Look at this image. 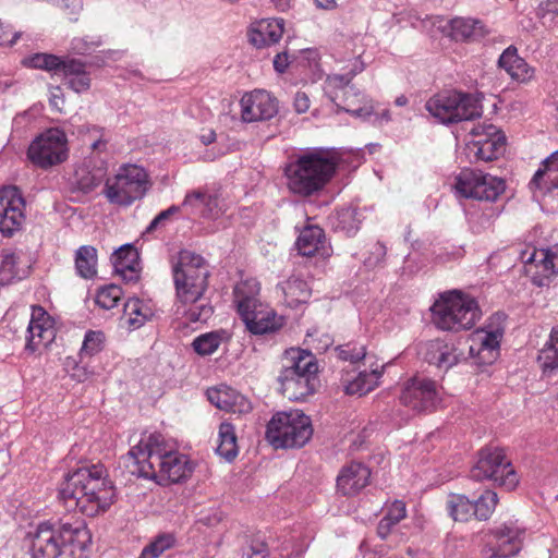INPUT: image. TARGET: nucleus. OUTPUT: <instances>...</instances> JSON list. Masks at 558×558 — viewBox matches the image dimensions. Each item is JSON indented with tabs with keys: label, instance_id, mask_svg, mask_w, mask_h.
<instances>
[{
	"label": "nucleus",
	"instance_id": "obj_34",
	"mask_svg": "<svg viewBox=\"0 0 558 558\" xmlns=\"http://www.w3.org/2000/svg\"><path fill=\"white\" fill-rule=\"evenodd\" d=\"M259 291V282L254 278L242 280L234 287V303L240 315L262 303Z\"/></svg>",
	"mask_w": 558,
	"mask_h": 558
},
{
	"label": "nucleus",
	"instance_id": "obj_21",
	"mask_svg": "<svg viewBox=\"0 0 558 558\" xmlns=\"http://www.w3.org/2000/svg\"><path fill=\"white\" fill-rule=\"evenodd\" d=\"M64 480L73 488H114L108 470L101 463L78 468L65 474Z\"/></svg>",
	"mask_w": 558,
	"mask_h": 558
},
{
	"label": "nucleus",
	"instance_id": "obj_7",
	"mask_svg": "<svg viewBox=\"0 0 558 558\" xmlns=\"http://www.w3.org/2000/svg\"><path fill=\"white\" fill-rule=\"evenodd\" d=\"M312 435L311 418L299 410L276 413L266 429V439L276 449L301 448Z\"/></svg>",
	"mask_w": 558,
	"mask_h": 558
},
{
	"label": "nucleus",
	"instance_id": "obj_29",
	"mask_svg": "<svg viewBox=\"0 0 558 558\" xmlns=\"http://www.w3.org/2000/svg\"><path fill=\"white\" fill-rule=\"evenodd\" d=\"M284 21L282 19H265L253 25L250 32V41L257 48L274 45L283 35Z\"/></svg>",
	"mask_w": 558,
	"mask_h": 558
},
{
	"label": "nucleus",
	"instance_id": "obj_35",
	"mask_svg": "<svg viewBox=\"0 0 558 558\" xmlns=\"http://www.w3.org/2000/svg\"><path fill=\"white\" fill-rule=\"evenodd\" d=\"M537 363L544 376L558 374V326L551 329L548 341L538 352Z\"/></svg>",
	"mask_w": 558,
	"mask_h": 558
},
{
	"label": "nucleus",
	"instance_id": "obj_43",
	"mask_svg": "<svg viewBox=\"0 0 558 558\" xmlns=\"http://www.w3.org/2000/svg\"><path fill=\"white\" fill-rule=\"evenodd\" d=\"M149 315V308L137 298L129 299L124 304L123 319L131 329L142 327Z\"/></svg>",
	"mask_w": 558,
	"mask_h": 558
},
{
	"label": "nucleus",
	"instance_id": "obj_18",
	"mask_svg": "<svg viewBox=\"0 0 558 558\" xmlns=\"http://www.w3.org/2000/svg\"><path fill=\"white\" fill-rule=\"evenodd\" d=\"M241 116L245 122L270 120L278 113V101L268 92L255 89L246 93L240 101Z\"/></svg>",
	"mask_w": 558,
	"mask_h": 558
},
{
	"label": "nucleus",
	"instance_id": "obj_20",
	"mask_svg": "<svg viewBox=\"0 0 558 558\" xmlns=\"http://www.w3.org/2000/svg\"><path fill=\"white\" fill-rule=\"evenodd\" d=\"M242 320L247 330L253 335H265L277 331L283 325L282 317L268 305L260 303L257 306L242 313Z\"/></svg>",
	"mask_w": 558,
	"mask_h": 558
},
{
	"label": "nucleus",
	"instance_id": "obj_55",
	"mask_svg": "<svg viewBox=\"0 0 558 558\" xmlns=\"http://www.w3.org/2000/svg\"><path fill=\"white\" fill-rule=\"evenodd\" d=\"M205 202H208V194L203 191H193L187 193L182 206L190 208L193 214H201L202 207Z\"/></svg>",
	"mask_w": 558,
	"mask_h": 558
},
{
	"label": "nucleus",
	"instance_id": "obj_5",
	"mask_svg": "<svg viewBox=\"0 0 558 558\" xmlns=\"http://www.w3.org/2000/svg\"><path fill=\"white\" fill-rule=\"evenodd\" d=\"M364 50L354 51L353 66L347 74L328 75L324 83L325 95L337 107L352 116L366 119L373 116L375 107L371 99H366L361 92L351 84L352 78L364 70V63L360 57Z\"/></svg>",
	"mask_w": 558,
	"mask_h": 558
},
{
	"label": "nucleus",
	"instance_id": "obj_56",
	"mask_svg": "<svg viewBox=\"0 0 558 558\" xmlns=\"http://www.w3.org/2000/svg\"><path fill=\"white\" fill-rule=\"evenodd\" d=\"M405 514L407 508L404 501L395 500L392 504L388 506L385 517L396 523H399L402 519L405 518Z\"/></svg>",
	"mask_w": 558,
	"mask_h": 558
},
{
	"label": "nucleus",
	"instance_id": "obj_23",
	"mask_svg": "<svg viewBox=\"0 0 558 558\" xmlns=\"http://www.w3.org/2000/svg\"><path fill=\"white\" fill-rule=\"evenodd\" d=\"M207 398L216 408L227 412L246 413L252 409L250 401L243 395L227 385L209 388Z\"/></svg>",
	"mask_w": 558,
	"mask_h": 558
},
{
	"label": "nucleus",
	"instance_id": "obj_37",
	"mask_svg": "<svg viewBox=\"0 0 558 558\" xmlns=\"http://www.w3.org/2000/svg\"><path fill=\"white\" fill-rule=\"evenodd\" d=\"M26 271L21 267V255L12 250L0 251V286L22 279Z\"/></svg>",
	"mask_w": 558,
	"mask_h": 558
},
{
	"label": "nucleus",
	"instance_id": "obj_27",
	"mask_svg": "<svg viewBox=\"0 0 558 558\" xmlns=\"http://www.w3.org/2000/svg\"><path fill=\"white\" fill-rule=\"evenodd\" d=\"M116 271L126 282H135L140 278V256L131 244L119 247L112 255Z\"/></svg>",
	"mask_w": 558,
	"mask_h": 558
},
{
	"label": "nucleus",
	"instance_id": "obj_30",
	"mask_svg": "<svg viewBox=\"0 0 558 558\" xmlns=\"http://www.w3.org/2000/svg\"><path fill=\"white\" fill-rule=\"evenodd\" d=\"M337 488H366L372 485V472L361 462H351L337 475Z\"/></svg>",
	"mask_w": 558,
	"mask_h": 558
},
{
	"label": "nucleus",
	"instance_id": "obj_25",
	"mask_svg": "<svg viewBox=\"0 0 558 558\" xmlns=\"http://www.w3.org/2000/svg\"><path fill=\"white\" fill-rule=\"evenodd\" d=\"M280 390L289 400H302L312 395L318 386V377L293 375L291 371H281L279 378Z\"/></svg>",
	"mask_w": 558,
	"mask_h": 558
},
{
	"label": "nucleus",
	"instance_id": "obj_62",
	"mask_svg": "<svg viewBox=\"0 0 558 558\" xmlns=\"http://www.w3.org/2000/svg\"><path fill=\"white\" fill-rule=\"evenodd\" d=\"M397 523L391 521L390 519L384 517L378 525H377V534L378 536L381 538V539H385L390 533H391V530L392 527L396 525Z\"/></svg>",
	"mask_w": 558,
	"mask_h": 558
},
{
	"label": "nucleus",
	"instance_id": "obj_36",
	"mask_svg": "<svg viewBox=\"0 0 558 558\" xmlns=\"http://www.w3.org/2000/svg\"><path fill=\"white\" fill-rule=\"evenodd\" d=\"M211 305L203 296L193 302L175 301V314L189 323H206L213 315Z\"/></svg>",
	"mask_w": 558,
	"mask_h": 558
},
{
	"label": "nucleus",
	"instance_id": "obj_60",
	"mask_svg": "<svg viewBox=\"0 0 558 558\" xmlns=\"http://www.w3.org/2000/svg\"><path fill=\"white\" fill-rule=\"evenodd\" d=\"M56 4L69 14H76L82 10V0H56Z\"/></svg>",
	"mask_w": 558,
	"mask_h": 558
},
{
	"label": "nucleus",
	"instance_id": "obj_58",
	"mask_svg": "<svg viewBox=\"0 0 558 558\" xmlns=\"http://www.w3.org/2000/svg\"><path fill=\"white\" fill-rule=\"evenodd\" d=\"M19 37H20L19 33L13 32L10 27H4L3 23L0 21V45L1 46H12Z\"/></svg>",
	"mask_w": 558,
	"mask_h": 558
},
{
	"label": "nucleus",
	"instance_id": "obj_50",
	"mask_svg": "<svg viewBox=\"0 0 558 558\" xmlns=\"http://www.w3.org/2000/svg\"><path fill=\"white\" fill-rule=\"evenodd\" d=\"M222 341L219 331H210L196 337L192 342L193 350L201 356L214 354Z\"/></svg>",
	"mask_w": 558,
	"mask_h": 558
},
{
	"label": "nucleus",
	"instance_id": "obj_26",
	"mask_svg": "<svg viewBox=\"0 0 558 558\" xmlns=\"http://www.w3.org/2000/svg\"><path fill=\"white\" fill-rule=\"evenodd\" d=\"M86 63L74 58H64L60 68L59 77L63 83L75 93H83L90 87V75L86 70Z\"/></svg>",
	"mask_w": 558,
	"mask_h": 558
},
{
	"label": "nucleus",
	"instance_id": "obj_13",
	"mask_svg": "<svg viewBox=\"0 0 558 558\" xmlns=\"http://www.w3.org/2000/svg\"><path fill=\"white\" fill-rule=\"evenodd\" d=\"M505 181L482 171L463 169L457 177L456 190L465 198L495 202L505 192Z\"/></svg>",
	"mask_w": 558,
	"mask_h": 558
},
{
	"label": "nucleus",
	"instance_id": "obj_19",
	"mask_svg": "<svg viewBox=\"0 0 558 558\" xmlns=\"http://www.w3.org/2000/svg\"><path fill=\"white\" fill-rule=\"evenodd\" d=\"M501 332L475 330L469 337V355L478 364H492L498 356Z\"/></svg>",
	"mask_w": 558,
	"mask_h": 558
},
{
	"label": "nucleus",
	"instance_id": "obj_52",
	"mask_svg": "<svg viewBox=\"0 0 558 558\" xmlns=\"http://www.w3.org/2000/svg\"><path fill=\"white\" fill-rule=\"evenodd\" d=\"M104 342V333L100 331H88L85 335L83 345L81 348L80 355L84 356H93L101 350Z\"/></svg>",
	"mask_w": 558,
	"mask_h": 558
},
{
	"label": "nucleus",
	"instance_id": "obj_33",
	"mask_svg": "<svg viewBox=\"0 0 558 558\" xmlns=\"http://www.w3.org/2000/svg\"><path fill=\"white\" fill-rule=\"evenodd\" d=\"M557 256L549 250L534 248L533 252L524 259L526 272L533 274L534 277L542 276L548 278L558 272L555 260Z\"/></svg>",
	"mask_w": 558,
	"mask_h": 558
},
{
	"label": "nucleus",
	"instance_id": "obj_9",
	"mask_svg": "<svg viewBox=\"0 0 558 558\" xmlns=\"http://www.w3.org/2000/svg\"><path fill=\"white\" fill-rule=\"evenodd\" d=\"M147 190L146 171L136 165H128L121 167L112 179L107 180L104 193L110 203L128 206L142 198Z\"/></svg>",
	"mask_w": 558,
	"mask_h": 558
},
{
	"label": "nucleus",
	"instance_id": "obj_31",
	"mask_svg": "<svg viewBox=\"0 0 558 558\" xmlns=\"http://www.w3.org/2000/svg\"><path fill=\"white\" fill-rule=\"evenodd\" d=\"M282 371H291L293 375L317 377L318 365L311 352L292 348L286 351Z\"/></svg>",
	"mask_w": 558,
	"mask_h": 558
},
{
	"label": "nucleus",
	"instance_id": "obj_3",
	"mask_svg": "<svg viewBox=\"0 0 558 558\" xmlns=\"http://www.w3.org/2000/svg\"><path fill=\"white\" fill-rule=\"evenodd\" d=\"M89 542V532L82 525L64 523L54 529L45 522L33 536L31 554L33 558H85Z\"/></svg>",
	"mask_w": 558,
	"mask_h": 558
},
{
	"label": "nucleus",
	"instance_id": "obj_11",
	"mask_svg": "<svg viewBox=\"0 0 558 558\" xmlns=\"http://www.w3.org/2000/svg\"><path fill=\"white\" fill-rule=\"evenodd\" d=\"M485 536L482 558H511L522 549L525 527L510 519L490 527Z\"/></svg>",
	"mask_w": 558,
	"mask_h": 558
},
{
	"label": "nucleus",
	"instance_id": "obj_49",
	"mask_svg": "<svg viewBox=\"0 0 558 558\" xmlns=\"http://www.w3.org/2000/svg\"><path fill=\"white\" fill-rule=\"evenodd\" d=\"M175 544V537L171 533H162L157 535L149 544H147L137 558H158L166 550L172 548Z\"/></svg>",
	"mask_w": 558,
	"mask_h": 558
},
{
	"label": "nucleus",
	"instance_id": "obj_17",
	"mask_svg": "<svg viewBox=\"0 0 558 558\" xmlns=\"http://www.w3.org/2000/svg\"><path fill=\"white\" fill-rule=\"evenodd\" d=\"M400 401L415 412L433 409L437 402L435 383L425 377L408 380L401 391Z\"/></svg>",
	"mask_w": 558,
	"mask_h": 558
},
{
	"label": "nucleus",
	"instance_id": "obj_53",
	"mask_svg": "<svg viewBox=\"0 0 558 558\" xmlns=\"http://www.w3.org/2000/svg\"><path fill=\"white\" fill-rule=\"evenodd\" d=\"M78 134L87 136L93 150H102L106 147V141L102 140V129L96 125L82 124L77 130Z\"/></svg>",
	"mask_w": 558,
	"mask_h": 558
},
{
	"label": "nucleus",
	"instance_id": "obj_8",
	"mask_svg": "<svg viewBox=\"0 0 558 558\" xmlns=\"http://www.w3.org/2000/svg\"><path fill=\"white\" fill-rule=\"evenodd\" d=\"M425 108L444 124L473 120L482 114L476 99L457 92L435 95L426 102Z\"/></svg>",
	"mask_w": 558,
	"mask_h": 558
},
{
	"label": "nucleus",
	"instance_id": "obj_4",
	"mask_svg": "<svg viewBox=\"0 0 558 558\" xmlns=\"http://www.w3.org/2000/svg\"><path fill=\"white\" fill-rule=\"evenodd\" d=\"M430 311L438 329L454 332L471 329L482 315L477 301L457 290L442 293Z\"/></svg>",
	"mask_w": 558,
	"mask_h": 558
},
{
	"label": "nucleus",
	"instance_id": "obj_38",
	"mask_svg": "<svg viewBox=\"0 0 558 558\" xmlns=\"http://www.w3.org/2000/svg\"><path fill=\"white\" fill-rule=\"evenodd\" d=\"M451 36L454 40H475L485 34V27L480 20L456 17L450 22Z\"/></svg>",
	"mask_w": 558,
	"mask_h": 558
},
{
	"label": "nucleus",
	"instance_id": "obj_54",
	"mask_svg": "<svg viewBox=\"0 0 558 558\" xmlns=\"http://www.w3.org/2000/svg\"><path fill=\"white\" fill-rule=\"evenodd\" d=\"M339 357L343 361L356 363L366 356V349L364 345L355 343H347L337 348Z\"/></svg>",
	"mask_w": 558,
	"mask_h": 558
},
{
	"label": "nucleus",
	"instance_id": "obj_16",
	"mask_svg": "<svg viewBox=\"0 0 558 558\" xmlns=\"http://www.w3.org/2000/svg\"><path fill=\"white\" fill-rule=\"evenodd\" d=\"M25 201L21 191L13 185L0 189V232L12 235L20 230L24 220Z\"/></svg>",
	"mask_w": 558,
	"mask_h": 558
},
{
	"label": "nucleus",
	"instance_id": "obj_44",
	"mask_svg": "<svg viewBox=\"0 0 558 558\" xmlns=\"http://www.w3.org/2000/svg\"><path fill=\"white\" fill-rule=\"evenodd\" d=\"M281 288L284 293L286 301L291 306L306 302L311 294V289L307 282L299 277H290L282 283Z\"/></svg>",
	"mask_w": 558,
	"mask_h": 558
},
{
	"label": "nucleus",
	"instance_id": "obj_32",
	"mask_svg": "<svg viewBox=\"0 0 558 558\" xmlns=\"http://www.w3.org/2000/svg\"><path fill=\"white\" fill-rule=\"evenodd\" d=\"M498 64L511 78L527 82L533 77L534 70L518 56L517 48L508 47L499 57Z\"/></svg>",
	"mask_w": 558,
	"mask_h": 558
},
{
	"label": "nucleus",
	"instance_id": "obj_28",
	"mask_svg": "<svg viewBox=\"0 0 558 558\" xmlns=\"http://www.w3.org/2000/svg\"><path fill=\"white\" fill-rule=\"evenodd\" d=\"M530 186L538 190L544 195L555 191L558 194V150L542 162V166L533 175Z\"/></svg>",
	"mask_w": 558,
	"mask_h": 558
},
{
	"label": "nucleus",
	"instance_id": "obj_48",
	"mask_svg": "<svg viewBox=\"0 0 558 558\" xmlns=\"http://www.w3.org/2000/svg\"><path fill=\"white\" fill-rule=\"evenodd\" d=\"M290 542L284 543L283 547L279 553L269 554V550L264 543H255L251 546V551L247 554V558H300L303 548L292 549L290 548Z\"/></svg>",
	"mask_w": 558,
	"mask_h": 558
},
{
	"label": "nucleus",
	"instance_id": "obj_51",
	"mask_svg": "<svg viewBox=\"0 0 558 558\" xmlns=\"http://www.w3.org/2000/svg\"><path fill=\"white\" fill-rule=\"evenodd\" d=\"M122 295L123 292L119 286L108 284L98 289L95 303L104 310H111L118 305Z\"/></svg>",
	"mask_w": 558,
	"mask_h": 558
},
{
	"label": "nucleus",
	"instance_id": "obj_63",
	"mask_svg": "<svg viewBox=\"0 0 558 558\" xmlns=\"http://www.w3.org/2000/svg\"><path fill=\"white\" fill-rule=\"evenodd\" d=\"M218 207L217 198L210 194H208V202H205L204 207L201 209V215L204 217H209L216 215Z\"/></svg>",
	"mask_w": 558,
	"mask_h": 558
},
{
	"label": "nucleus",
	"instance_id": "obj_39",
	"mask_svg": "<svg viewBox=\"0 0 558 558\" xmlns=\"http://www.w3.org/2000/svg\"><path fill=\"white\" fill-rule=\"evenodd\" d=\"M75 270L84 279H92L97 274V250L92 245H83L75 252Z\"/></svg>",
	"mask_w": 558,
	"mask_h": 558
},
{
	"label": "nucleus",
	"instance_id": "obj_64",
	"mask_svg": "<svg viewBox=\"0 0 558 558\" xmlns=\"http://www.w3.org/2000/svg\"><path fill=\"white\" fill-rule=\"evenodd\" d=\"M289 65L288 54L286 52L277 53L274 59V68L277 72L283 73Z\"/></svg>",
	"mask_w": 558,
	"mask_h": 558
},
{
	"label": "nucleus",
	"instance_id": "obj_40",
	"mask_svg": "<svg viewBox=\"0 0 558 558\" xmlns=\"http://www.w3.org/2000/svg\"><path fill=\"white\" fill-rule=\"evenodd\" d=\"M324 230L317 226L305 227L298 240L296 248L303 256H313L323 245Z\"/></svg>",
	"mask_w": 558,
	"mask_h": 558
},
{
	"label": "nucleus",
	"instance_id": "obj_42",
	"mask_svg": "<svg viewBox=\"0 0 558 558\" xmlns=\"http://www.w3.org/2000/svg\"><path fill=\"white\" fill-rule=\"evenodd\" d=\"M217 453L227 461H232L238 454L236 435L232 424L223 422L218 430Z\"/></svg>",
	"mask_w": 558,
	"mask_h": 558
},
{
	"label": "nucleus",
	"instance_id": "obj_10",
	"mask_svg": "<svg viewBox=\"0 0 558 558\" xmlns=\"http://www.w3.org/2000/svg\"><path fill=\"white\" fill-rule=\"evenodd\" d=\"M470 475L474 481L487 480L494 486H505L506 488H515L519 484L515 471L511 463L506 461L504 449L498 447L482 449Z\"/></svg>",
	"mask_w": 558,
	"mask_h": 558
},
{
	"label": "nucleus",
	"instance_id": "obj_46",
	"mask_svg": "<svg viewBox=\"0 0 558 558\" xmlns=\"http://www.w3.org/2000/svg\"><path fill=\"white\" fill-rule=\"evenodd\" d=\"M64 58H60L50 53H35L23 60V64L32 68L50 72L52 75L60 74V68Z\"/></svg>",
	"mask_w": 558,
	"mask_h": 558
},
{
	"label": "nucleus",
	"instance_id": "obj_24",
	"mask_svg": "<svg viewBox=\"0 0 558 558\" xmlns=\"http://www.w3.org/2000/svg\"><path fill=\"white\" fill-rule=\"evenodd\" d=\"M424 359L441 371H448L464 359V354L454 344L436 339L425 345Z\"/></svg>",
	"mask_w": 558,
	"mask_h": 558
},
{
	"label": "nucleus",
	"instance_id": "obj_47",
	"mask_svg": "<svg viewBox=\"0 0 558 558\" xmlns=\"http://www.w3.org/2000/svg\"><path fill=\"white\" fill-rule=\"evenodd\" d=\"M448 507L454 521L468 522L474 518L472 499L462 494H452Z\"/></svg>",
	"mask_w": 558,
	"mask_h": 558
},
{
	"label": "nucleus",
	"instance_id": "obj_2",
	"mask_svg": "<svg viewBox=\"0 0 558 558\" xmlns=\"http://www.w3.org/2000/svg\"><path fill=\"white\" fill-rule=\"evenodd\" d=\"M338 158L332 150L312 148L296 155L284 168L288 190L301 197L322 192L336 174Z\"/></svg>",
	"mask_w": 558,
	"mask_h": 558
},
{
	"label": "nucleus",
	"instance_id": "obj_1",
	"mask_svg": "<svg viewBox=\"0 0 558 558\" xmlns=\"http://www.w3.org/2000/svg\"><path fill=\"white\" fill-rule=\"evenodd\" d=\"M124 464L132 475L160 486L179 484L192 473L187 458L167 450L162 435L157 433L142 437L124 457Z\"/></svg>",
	"mask_w": 558,
	"mask_h": 558
},
{
	"label": "nucleus",
	"instance_id": "obj_59",
	"mask_svg": "<svg viewBox=\"0 0 558 558\" xmlns=\"http://www.w3.org/2000/svg\"><path fill=\"white\" fill-rule=\"evenodd\" d=\"M310 98L306 93L298 92L293 99V107L298 113H304L310 109Z\"/></svg>",
	"mask_w": 558,
	"mask_h": 558
},
{
	"label": "nucleus",
	"instance_id": "obj_45",
	"mask_svg": "<svg viewBox=\"0 0 558 558\" xmlns=\"http://www.w3.org/2000/svg\"><path fill=\"white\" fill-rule=\"evenodd\" d=\"M474 519L478 521L488 520L498 504L496 490H484L480 496L472 498Z\"/></svg>",
	"mask_w": 558,
	"mask_h": 558
},
{
	"label": "nucleus",
	"instance_id": "obj_6",
	"mask_svg": "<svg viewBox=\"0 0 558 558\" xmlns=\"http://www.w3.org/2000/svg\"><path fill=\"white\" fill-rule=\"evenodd\" d=\"M172 275L179 302H193L204 296L210 272L203 256L187 250L180 251L172 263Z\"/></svg>",
	"mask_w": 558,
	"mask_h": 558
},
{
	"label": "nucleus",
	"instance_id": "obj_41",
	"mask_svg": "<svg viewBox=\"0 0 558 558\" xmlns=\"http://www.w3.org/2000/svg\"><path fill=\"white\" fill-rule=\"evenodd\" d=\"M381 368H384V366H381ZM381 374L383 369H379L378 367L373 368L371 372H360L354 379L348 381L345 385V392L348 395L359 396L368 393L378 385Z\"/></svg>",
	"mask_w": 558,
	"mask_h": 558
},
{
	"label": "nucleus",
	"instance_id": "obj_14",
	"mask_svg": "<svg viewBox=\"0 0 558 558\" xmlns=\"http://www.w3.org/2000/svg\"><path fill=\"white\" fill-rule=\"evenodd\" d=\"M470 134L474 137L466 145L468 154L475 160L490 161L504 153L506 137L502 132L493 124L474 126Z\"/></svg>",
	"mask_w": 558,
	"mask_h": 558
},
{
	"label": "nucleus",
	"instance_id": "obj_57",
	"mask_svg": "<svg viewBox=\"0 0 558 558\" xmlns=\"http://www.w3.org/2000/svg\"><path fill=\"white\" fill-rule=\"evenodd\" d=\"M179 210V206L172 205L168 209L160 211L146 228V232H153L166 220H168L172 215L177 214Z\"/></svg>",
	"mask_w": 558,
	"mask_h": 558
},
{
	"label": "nucleus",
	"instance_id": "obj_15",
	"mask_svg": "<svg viewBox=\"0 0 558 558\" xmlns=\"http://www.w3.org/2000/svg\"><path fill=\"white\" fill-rule=\"evenodd\" d=\"M112 490H60V500L68 511L78 510L95 517L106 511L114 501Z\"/></svg>",
	"mask_w": 558,
	"mask_h": 558
},
{
	"label": "nucleus",
	"instance_id": "obj_12",
	"mask_svg": "<svg viewBox=\"0 0 558 558\" xmlns=\"http://www.w3.org/2000/svg\"><path fill=\"white\" fill-rule=\"evenodd\" d=\"M68 153L65 133L59 129H49L32 141L27 157L35 166L48 169L65 161Z\"/></svg>",
	"mask_w": 558,
	"mask_h": 558
},
{
	"label": "nucleus",
	"instance_id": "obj_61",
	"mask_svg": "<svg viewBox=\"0 0 558 558\" xmlns=\"http://www.w3.org/2000/svg\"><path fill=\"white\" fill-rule=\"evenodd\" d=\"M97 44L89 43L85 38H74L72 40V50L78 54H86L93 49V46Z\"/></svg>",
	"mask_w": 558,
	"mask_h": 558
},
{
	"label": "nucleus",
	"instance_id": "obj_22",
	"mask_svg": "<svg viewBox=\"0 0 558 558\" xmlns=\"http://www.w3.org/2000/svg\"><path fill=\"white\" fill-rule=\"evenodd\" d=\"M39 317H36V310L27 326L26 350L35 352L40 347H47L56 337L54 328L45 312L39 307Z\"/></svg>",
	"mask_w": 558,
	"mask_h": 558
}]
</instances>
